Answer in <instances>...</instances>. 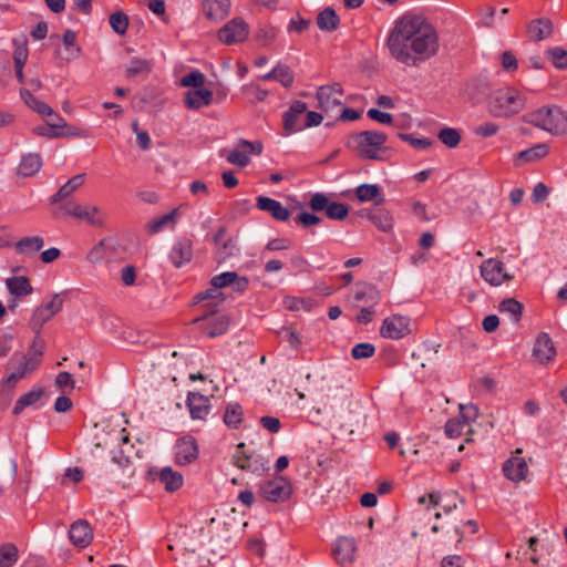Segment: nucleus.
<instances>
[{
    "label": "nucleus",
    "instance_id": "nucleus-57",
    "mask_svg": "<svg viewBox=\"0 0 567 567\" xmlns=\"http://www.w3.org/2000/svg\"><path fill=\"white\" fill-rule=\"evenodd\" d=\"M235 278L236 272L227 271L213 277L210 284L212 286L218 287L220 289L224 287L233 286V281L235 280Z\"/></svg>",
    "mask_w": 567,
    "mask_h": 567
},
{
    "label": "nucleus",
    "instance_id": "nucleus-46",
    "mask_svg": "<svg viewBox=\"0 0 567 567\" xmlns=\"http://www.w3.org/2000/svg\"><path fill=\"white\" fill-rule=\"evenodd\" d=\"M41 396H42V390H37V391L33 390V391H30V392L21 395L13 408V413L14 414L21 413L24 408L37 403Z\"/></svg>",
    "mask_w": 567,
    "mask_h": 567
},
{
    "label": "nucleus",
    "instance_id": "nucleus-55",
    "mask_svg": "<svg viewBox=\"0 0 567 567\" xmlns=\"http://www.w3.org/2000/svg\"><path fill=\"white\" fill-rule=\"evenodd\" d=\"M553 64L558 69L567 66V52L560 48L549 49L547 51Z\"/></svg>",
    "mask_w": 567,
    "mask_h": 567
},
{
    "label": "nucleus",
    "instance_id": "nucleus-20",
    "mask_svg": "<svg viewBox=\"0 0 567 567\" xmlns=\"http://www.w3.org/2000/svg\"><path fill=\"white\" fill-rule=\"evenodd\" d=\"M213 101V92L208 89L200 87L187 90L184 93V104L187 109L197 111L204 106H208Z\"/></svg>",
    "mask_w": 567,
    "mask_h": 567
},
{
    "label": "nucleus",
    "instance_id": "nucleus-41",
    "mask_svg": "<svg viewBox=\"0 0 567 567\" xmlns=\"http://www.w3.org/2000/svg\"><path fill=\"white\" fill-rule=\"evenodd\" d=\"M178 216V209L175 208L171 213L163 215L161 217L154 218L148 221L146 225V229L150 234H156L161 231L165 226L172 225L174 226L176 223V218Z\"/></svg>",
    "mask_w": 567,
    "mask_h": 567
},
{
    "label": "nucleus",
    "instance_id": "nucleus-51",
    "mask_svg": "<svg viewBox=\"0 0 567 567\" xmlns=\"http://www.w3.org/2000/svg\"><path fill=\"white\" fill-rule=\"evenodd\" d=\"M243 411L239 404H229L226 408L224 422L228 426L237 427L241 423Z\"/></svg>",
    "mask_w": 567,
    "mask_h": 567
},
{
    "label": "nucleus",
    "instance_id": "nucleus-28",
    "mask_svg": "<svg viewBox=\"0 0 567 567\" xmlns=\"http://www.w3.org/2000/svg\"><path fill=\"white\" fill-rule=\"evenodd\" d=\"M307 111V104L302 101H295L289 110L284 114V128L287 134H291L299 128L297 127V121L299 115Z\"/></svg>",
    "mask_w": 567,
    "mask_h": 567
},
{
    "label": "nucleus",
    "instance_id": "nucleus-15",
    "mask_svg": "<svg viewBox=\"0 0 567 567\" xmlns=\"http://www.w3.org/2000/svg\"><path fill=\"white\" fill-rule=\"evenodd\" d=\"M198 457V445L193 436L179 439L174 446V460L178 465H187Z\"/></svg>",
    "mask_w": 567,
    "mask_h": 567
},
{
    "label": "nucleus",
    "instance_id": "nucleus-59",
    "mask_svg": "<svg viewBox=\"0 0 567 567\" xmlns=\"http://www.w3.org/2000/svg\"><path fill=\"white\" fill-rule=\"evenodd\" d=\"M278 336L289 343L291 348H298L300 344V339L298 333L288 327H282L278 332Z\"/></svg>",
    "mask_w": 567,
    "mask_h": 567
},
{
    "label": "nucleus",
    "instance_id": "nucleus-44",
    "mask_svg": "<svg viewBox=\"0 0 567 567\" xmlns=\"http://www.w3.org/2000/svg\"><path fill=\"white\" fill-rule=\"evenodd\" d=\"M110 25L118 35H124L128 28V16L123 11H116L110 16Z\"/></svg>",
    "mask_w": 567,
    "mask_h": 567
},
{
    "label": "nucleus",
    "instance_id": "nucleus-39",
    "mask_svg": "<svg viewBox=\"0 0 567 567\" xmlns=\"http://www.w3.org/2000/svg\"><path fill=\"white\" fill-rule=\"evenodd\" d=\"M317 25L322 31L331 32L338 28L339 17L332 8L328 7L318 14Z\"/></svg>",
    "mask_w": 567,
    "mask_h": 567
},
{
    "label": "nucleus",
    "instance_id": "nucleus-42",
    "mask_svg": "<svg viewBox=\"0 0 567 567\" xmlns=\"http://www.w3.org/2000/svg\"><path fill=\"white\" fill-rule=\"evenodd\" d=\"M19 558V549L12 543L0 544V567H12Z\"/></svg>",
    "mask_w": 567,
    "mask_h": 567
},
{
    "label": "nucleus",
    "instance_id": "nucleus-32",
    "mask_svg": "<svg viewBox=\"0 0 567 567\" xmlns=\"http://www.w3.org/2000/svg\"><path fill=\"white\" fill-rule=\"evenodd\" d=\"M85 182V174H78L70 178L51 198L52 203L61 202L76 192Z\"/></svg>",
    "mask_w": 567,
    "mask_h": 567
},
{
    "label": "nucleus",
    "instance_id": "nucleus-61",
    "mask_svg": "<svg viewBox=\"0 0 567 567\" xmlns=\"http://www.w3.org/2000/svg\"><path fill=\"white\" fill-rule=\"evenodd\" d=\"M310 207L315 212H319L322 209L327 210V207L330 205L329 198L322 193H316L309 203Z\"/></svg>",
    "mask_w": 567,
    "mask_h": 567
},
{
    "label": "nucleus",
    "instance_id": "nucleus-5",
    "mask_svg": "<svg viewBox=\"0 0 567 567\" xmlns=\"http://www.w3.org/2000/svg\"><path fill=\"white\" fill-rule=\"evenodd\" d=\"M65 215L72 216L81 221H84L93 227H102L105 217L101 208L96 205L89 203L80 204L75 202L65 203L61 206Z\"/></svg>",
    "mask_w": 567,
    "mask_h": 567
},
{
    "label": "nucleus",
    "instance_id": "nucleus-64",
    "mask_svg": "<svg viewBox=\"0 0 567 567\" xmlns=\"http://www.w3.org/2000/svg\"><path fill=\"white\" fill-rule=\"evenodd\" d=\"M104 245L105 240H101L99 244H96L87 254V260L92 264L99 262L104 257Z\"/></svg>",
    "mask_w": 567,
    "mask_h": 567
},
{
    "label": "nucleus",
    "instance_id": "nucleus-49",
    "mask_svg": "<svg viewBox=\"0 0 567 567\" xmlns=\"http://www.w3.org/2000/svg\"><path fill=\"white\" fill-rule=\"evenodd\" d=\"M151 63L145 59H132L126 68V76L133 78L138 74L150 73Z\"/></svg>",
    "mask_w": 567,
    "mask_h": 567
},
{
    "label": "nucleus",
    "instance_id": "nucleus-45",
    "mask_svg": "<svg viewBox=\"0 0 567 567\" xmlns=\"http://www.w3.org/2000/svg\"><path fill=\"white\" fill-rule=\"evenodd\" d=\"M63 43L68 45L66 49V60H75L81 55V48L75 44L76 33L70 29H68L62 37Z\"/></svg>",
    "mask_w": 567,
    "mask_h": 567
},
{
    "label": "nucleus",
    "instance_id": "nucleus-34",
    "mask_svg": "<svg viewBox=\"0 0 567 567\" xmlns=\"http://www.w3.org/2000/svg\"><path fill=\"white\" fill-rule=\"evenodd\" d=\"M548 146L546 144H537L530 148L519 152L515 157V164L529 163L538 161L548 154Z\"/></svg>",
    "mask_w": 567,
    "mask_h": 567
},
{
    "label": "nucleus",
    "instance_id": "nucleus-54",
    "mask_svg": "<svg viewBox=\"0 0 567 567\" xmlns=\"http://www.w3.org/2000/svg\"><path fill=\"white\" fill-rule=\"evenodd\" d=\"M45 343L42 339L39 338V334L34 338L29 354H27V358H29L32 361H35L38 365L41 363V358L44 352Z\"/></svg>",
    "mask_w": 567,
    "mask_h": 567
},
{
    "label": "nucleus",
    "instance_id": "nucleus-40",
    "mask_svg": "<svg viewBox=\"0 0 567 567\" xmlns=\"http://www.w3.org/2000/svg\"><path fill=\"white\" fill-rule=\"evenodd\" d=\"M43 245V238L40 236L23 237L16 244V249L19 254L31 255L41 250Z\"/></svg>",
    "mask_w": 567,
    "mask_h": 567
},
{
    "label": "nucleus",
    "instance_id": "nucleus-31",
    "mask_svg": "<svg viewBox=\"0 0 567 567\" xmlns=\"http://www.w3.org/2000/svg\"><path fill=\"white\" fill-rule=\"evenodd\" d=\"M553 32V24L549 20L538 19L528 24L527 34L533 41H542Z\"/></svg>",
    "mask_w": 567,
    "mask_h": 567
},
{
    "label": "nucleus",
    "instance_id": "nucleus-33",
    "mask_svg": "<svg viewBox=\"0 0 567 567\" xmlns=\"http://www.w3.org/2000/svg\"><path fill=\"white\" fill-rule=\"evenodd\" d=\"M42 166V158L39 154L30 153L22 157L18 174L23 177L33 176L37 174Z\"/></svg>",
    "mask_w": 567,
    "mask_h": 567
},
{
    "label": "nucleus",
    "instance_id": "nucleus-25",
    "mask_svg": "<svg viewBox=\"0 0 567 567\" xmlns=\"http://www.w3.org/2000/svg\"><path fill=\"white\" fill-rule=\"evenodd\" d=\"M227 228L221 226L213 237L216 252L221 260L233 256L237 250L236 241L233 238H226Z\"/></svg>",
    "mask_w": 567,
    "mask_h": 567
},
{
    "label": "nucleus",
    "instance_id": "nucleus-16",
    "mask_svg": "<svg viewBox=\"0 0 567 567\" xmlns=\"http://www.w3.org/2000/svg\"><path fill=\"white\" fill-rule=\"evenodd\" d=\"M556 347L554 341L546 332H540L534 343L533 358L539 364H548L556 357Z\"/></svg>",
    "mask_w": 567,
    "mask_h": 567
},
{
    "label": "nucleus",
    "instance_id": "nucleus-10",
    "mask_svg": "<svg viewBox=\"0 0 567 567\" xmlns=\"http://www.w3.org/2000/svg\"><path fill=\"white\" fill-rule=\"evenodd\" d=\"M480 272L482 278L494 287H498L513 279V276L506 271L504 264L494 258L484 260L480 266Z\"/></svg>",
    "mask_w": 567,
    "mask_h": 567
},
{
    "label": "nucleus",
    "instance_id": "nucleus-19",
    "mask_svg": "<svg viewBox=\"0 0 567 567\" xmlns=\"http://www.w3.org/2000/svg\"><path fill=\"white\" fill-rule=\"evenodd\" d=\"M196 301H204L207 299L216 300V302H207L203 305L204 315L193 320V323L199 322L200 320H206L208 316H213L217 306L224 301V293L219 291L218 287L212 286V288L207 289L204 292H200L195 297Z\"/></svg>",
    "mask_w": 567,
    "mask_h": 567
},
{
    "label": "nucleus",
    "instance_id": "nucleus-13",
    "mask_svg": "<svg viewBox=\"0 0 567 567\" xmlns=\"http://www.w3.org/2000/svg\"><path fill=\"white\" fill-rule=\"evenodd\" d=\"M249 34V27L241 18H235L227 22L219 31L218 39L227 44L231 45L238 42H243Z\"/></svg>",
    "mask_w": 567,
    "mask_h": 567
},
{
    "label": "nucleus",
    "instance_id": "nucleus-18",
    "mask_svg": "<svg viewBox=\"0 0 567 567\" xmlns=\"http://www.w3.org/2000/svg\"><path fill=\"white\" fill-rule=\"evenodd\" d=\"M193 258V241L187 237H182L173 245L169 259L176 268L190 262Z\"/></svg>",
    "mask_w": 567,
    "mask_h": 567
},
{
    "label": "nucleus",
    "instance_id": "nucleus-2",
    "mask_svg": "<svg viewBox=\"0 0 567 567\" xmlns=\"http://www.w3.org/2000/svg\"><path fill=\"white\" fill-rule=\"evenodd\" d=\"M526 96L515 87L506 86L493 91L488 97V111L494 117L508 118L526 106Z\"/></svg>",
    "mask_w": 567,
    "mask_h": 567
},
{
    "label": "nucleus",
    "instance_id": "nucleus-56",
    "mask_svg": "<svg viewBox=\"0 0 567 567\" xmlns=\"http://www.w3.org/2000/svg\"><path fill=\"white\" fill-rule=\"evenodd\" d=\"M375 348L371 343H358L352 348L351 354L354 359H367L374 354Z\"/></svg>",
    "mask_w": 567,
    "mask_h": 567
},
{
    "label": "nucleus",
    "instance_id": "nucleus-23",
    "mask_svg": "<svg viewBox=\"0 0 567 567\" xmlns=\"http://www.w3.org/2000/svg\"><path fill=\"white\" fill-rule=\"evenodd\" d=\"M257 208L268 212L272 218L279 221H286L290 217V212L281 205L280 202L266 196L257 197Z\"/></svg>",
    "mask_w": 567,
    "mask_h": 567
},
{
    "label": "nucleus",
    "instance_id": "nucleus-53",
    "mask_svg": "<svg viewBox=\"0 0 567 567\" xmlns=\"http://www.w3.org/2000/svg\"><path fill=\"white\" fill-rule=\"evenodd\" d=\"M276 80L279 81L285 87H290L293 83V73L288 65L278 64L276 66Z\"/></svg>",
    "mask_w": 567,
    "mask_h": 567
},
{
    "label": "nucleus",
    "instance_id": "nucleus-9",
    "mask_svg": "<svg viewBox=\"0 0 567 567\" xmlns=\"http://www.w3.org/2000/svg\"><path fill=\"white\" fill-rule=\"evenodd\" d=\"M343 90L339 83L322 85L317 91L318 106L326 113L337 111L342 106Z\"/></svg>",
    "mask_w": 567,
    "mask_h": 567
},
{
    "label": "nucleus",
    "instance_id": "nucleus-1",
    "mask_svg": "<svg viewBox=\"0 0 567 567\" xmlns=\"http://www.w3.org/2000/svg\"><path fill=\"white\" fill-rule=\"evenodd\" d=\"M386 48L398 63L416 68L437 55L440 35L423 16L404 14L390 30Z\"/></svg>",
    "mask_w": 567,
    "mask_h": 567
},
{
    "label": "nucleus",
    "instance_id": "nucleus-29",
    "mask_svg": "<svg viewBox=\"0 0 567 567\" xmlns=\"http://www.w3.org/2000/svg\"><path fill=\"white\" fill-rule=\"evenodd\" d=\"M204 11L212 20L224 19L230 10V0H205Z\"/></svg>",
    "mask_w": 567,
    "mask_h": 567
},
{
    "label": "nucleus",
    "instance_id": "nucleus-52",
    "mask_svg": "<svg viewBox=\"0 0 567 567\" xmlns=\"http://www.w3.org/2000/svg\"><path fill=\"white\" fill-rule=\"evenodd\" d=\"M327 216L331 219L343 220L349 214L348 207L342 203H330L327 207Z\"/></svg>",
    "mask_w": 567,
    "mask_h": 567
},
{
    "label": "nucleus",
    "instance_id": "nucleus-12",
    "mask_svg": "<svg viewBox=\"0 0 567 567\" xmlns=\"http://www.w3.org/2000/svg\"><path fill=\"white\" fill-rule=\"evenodd\" d=\"M38 367L35 361L27 358V354H14L9 361V368L12 371L3 381V384L13 388L19 380L37 370Z\"/></svg>",
    "mask_w": 567,
    "mask_h": 567
},
{
    "label": "nucleus",
    "instance_id": "nucleus-58",
    "mask_svg": "<svg viewBox=\"0 0 567 567\" xmlns=\"http://www.w3.org/2000/svg\"><path fill=\"white\" fill-rule=\"evenodd\" d=\"M399 137L402 141L410 143L413 147H415L417 150L427 148L433 144V142L429 138H416L412 134H406V133H400Z\"/></svg>",
    "mask_w": 567,
    "mask_h": 567
},
{
    "label": "nucleus",
    "instance_id": "nucleus-36",
    "mask_svg": "<svg viewBox=\"0 0 567 567\" xmlns=\"http://www.w3.org/2000/svg\"><path fill=\"white\" fill-rule=\"evenodd\" d=\"M6 285L10 293L17 297L28 296L33 291L29 279L24 276L8 278Z\"/></svg>",
    "mask_w": 567,
    "mask_h": 567
},
{
    "label": "nucleus",
    "instance_id": "nucleus-24",
    "mask_svg": "<svg viewBox=\"0 0 567 567\" xmlns=\"http://www.w3.org/2000/svg\"><path fill=\"white\" fill-rule=\"evenodd\" d=\"M528 465L523 457L513 456L503 465V473L509 481L520 482L526 478Z\"/></svg>",
    "mask_w": 567,
    "mask_h": 567
},
{
    "label": "nucleus",
    "instance_id": "nucleus-50",
    "mask_svg": "<svg viewBox=\"0 0 567 567\" xmlns=\"http://www.w3.org/2000/svg\"><path fill=\"white\" fill-rule=\"evenodd\" d=\"M466 92L473 103H480L488 92V85L482 81H474L467 86Z\"/></svg>",
    "mask_w": 567,
    "mask_h": 567
},
{
    "label": "nucleus",
    "instance_id": "nucleus-37",
    "mask_svg": "<svg viewBox=\"0 0 567 567\" xmlns=\"http://www.w3.org/2000/svg\"><path fill=\"white\" fill-rule=\"evenodd\" d=\"M498 311L507 315L513 323H518L523 315V305L514 298H506L498 305Z\"/></svg>",
    "mask_w": 567,
    "mask_h": 567
},
{
    "label": "nucleus",
    "instance_id": "nucleus-62",
    "mask_svg": "<svg viewBox=\"0 0 567 567\" xmlns=\"http://www.w3.org/2000/svg\"><path fill=\"white\" fill-rule=\"evenodd\" d=\"M499 127L497 124L492 122H486L480 126H477L474 133L478 136L488 137L497 134Z\"/></svg>",
    "mask_w": 567,
    "mask_h": 567
},
{
    "label": "nucleus",
    "instance_id": "nucleus-47",
    "mask_svg": "<svg viewBox=\"0 0 567 567\" xmlns=\"http://www.w3.org/2000/svg\"><path fill=\"white\" fill-rule=\"evenodd\" d=\"M439 140L447 147L454 148L461 142V134L456 128L444 127L437 134Z\"/></svg>",
    "mask_w": 567,
    "mask_h": 567
},
{
    "label": "nucleus",
    "instance_id": "nucleus-63",
    "mask_svg": "<svg viewBox=\"0 0 567 567\" xmlns=\"http://www.w3.org/2000/svg\"><path fill=\"white\" fill-rule=\"evenodd\" d=\"M367 114L370 118L382 124H391L393 120L390 113H385L377 109H370Z\"/></svg>",
    "mask_w": 567,
    "mask_h": 567
},
{
    "label": "nucleus",
    "instance_id": "nucleus-6",
    "mask_svg": "<svg viewBox=\"0 0 567 567\" xmlns=\"http://www.w3.org/2000/svg\"><path fill=\"white\" fill-rule=\"evenodd\" d=\"M477 416L478 409L474 404H460V415L446 422L445 434L450 439H456L463 434L465 429L467 434H472L471 422L475 421Z\"/></svg>",
    "mask_w": 567,
    "mask_h": 567
},
{
    "label": "nucleus",
    "instance_id": "nucleus-48",
    "mask_svg": "<svg viewBox=\"0 0 567 567\" xmlns=\"http://www.w3.org/2000/svg\"><path fill=\"white\" fill-rule=\"evenodd\" d=\"M205 75L200 71H192L181 79V85L189 90L204 87Z\"/></svg>",
    "mask_w": 567,
    "mask_h": 567
},
{
    "label": "nucleus",
    "instance_id": "nucleus-43",
    "mask_svg": "<svg viewBox=\"0 0 567 567\" xmlns=\"http://www.w3.org/2000/svg\"><path fill=\"white\" fill-rule=\"evenodd\" d=\"M367 217L382 231H389L393 226L392 216L385 209L369 213Z\"/></svg>",
    "mask_w": 567,
    "mask_h": 567
},
{
    "label": "nucleus",
    "instance_id": "nucleus-8",
    "mask_svg": "<svg viewBox=\"0 0 567 567\" xmlns=\"http://www.w3.org/2000/svg\"><path fill=\"white\" fill-rule=\"evenodd\" d=\"M291 483L284 476H277L260 487V495L271 503L286 502L291 496Z\"/></svg>",
    "mask_w": 567,
    "mask_h": 567
},
{
    "label": "nucleus",
    "instance_id": "nucleus-30",
    "mask_svg": "<svg viewBox=\"0 0 567 567\" xmlns=\"http://www.w3.org/2000/svg\"><path fill=\"white\" fill-rule=\"evenodd\" d=\"M208 316L207 318H209ZM206 323L202 327V330L209 338H216L224 334L229 327V318L227 316H219L212 319H206Z\"/></svg>",
    "mask_w": 567,
    "mask_h": 567
},
{
    "label": "nucleus",
    "instance_id": "nucleus-27",
    "mask_svg": "<svg viewBox=\"0 0 567 567\" xmlns=\"http://www.w3.org/2000/svg\"><path fill=\"white\" fill-rule=\"evenodd\" d=\"M357 547L351 537H340L333 549V555L340 564L351 563L354 558Z\"/></svg>",
    "mask_w": 567,
    "mask_h": 567
},
{
    "label": "nucleus",
    "instance_id": "nucleus-26",
    "mask_svg": "<svg viewBox=\"0 0 567 567\" xmlns=\"http://www.w3.org/2000/svg\"><path fill=\"white\" fill-rule=\"evenodd\" d=\"M244 447V443L237 445V451L233 456L234 465L240 470L250 471L252 473L262 472L265 470L264 464L257 458H252L251 455L246 454Z\"/></svg>",
    "mask_w": 567,
    "mask_h": 567
},
{
    "label": "nucleus",
    "instance_id": "nucleus-4",
    "mask_svg": "<svg viewBox=\"0 0 567 567\" xmlns=\"http://www.w3.org/2000/svg\"><path fill=\"white\" fill-rule=\"evenodd\" d=\"M524 121L554 135L567 133V112L558 107H542L524 116Z\"/></svg>",
    "mask_w": 567,
    "mask_h": 567
},
{
    "label": "nucleus",
    "instance_id": "nucleus-35",
    "mask_svg": "<svg viewBox=\"0 0 567 567\" xmlns=\"http://www.w3.org/2000/svg\"><path fill=\"white\" fill-rule=\"evenodd\" d=\"M158 478L167 492H175L183 485V475L173 471L172 467H164L159 472Z\"/></svg>",
    "mask_w": 567,
    "mask_h": 567
},
{
    "label": "nucleus",
    "instance_id": "nucleus-38",
    "mask_svg": "<svg viewBox=\"0 0 567 567\" xmlns=\"http://www.w3.org/2000/svg\"><path fill=\"white\" fill-rule=\"evenodd\" d=\"M355 195L360 202L375 200V205L384 202L380 187L375 184H362L357 187Z\"/></svg>",
    "mask_w": 567,
    "mask_h": 567
},
{
    "label": "nucleus",
    "instance_id": "nucleus-60",
    "mask_svg": "<svg viewBox=\"0 0 567 567\" xmlns=\"http://www.w3.org/2000/svg\"><path fill=\"white\" fill-rule=\"evenodd\" d=\"M276 38V30L274 28H261L256 33V40L262 47L269 45Z\"/></svg>",
    "mask_w": 567,
    "mask_h": 567
},
{
    "label": "nucleus",
    "instance_id": "nucleus-7",
    "mask_svg": "<svg viewBox=\"0 0 567 567\" xmlns=\"http://www.w3.org/2000/svg\"><path fill=\"white\" fill-rule=\"evenodd\" d=\"M63 302V297L60 293H54L50 301L39 306L31 317V329L39 334L43 324L61 311Z\"/></svg>",
    "mask_w": 567,
    "mask_h": 567
},
{
    "label": "nucleus",
    "instance_id": "nucleus-11",
    "mask_svg": "<svg viewBox=\"0 0 567 567\" xmlns=\"http://www.w3.org/2000/svg\"><path fill=\"white\" fill-rule=\"evenodd\" d=\"M410 333V318L402 315L386 317L380 328L381 337L391 340H400Z\"/></svg>",
    "mask_w": 567,
    "mask_h": 567
},
{
    "label": "nucleus",
    "instance_id": "nucleus-22",
    "mask_svg": "<svg viewBox=\"0 0 567 567\" xmlns=\"http://www.w3.org/2000/svg\"><path fill=\"white\" fill-rule=\"evenodd\" d=\"M187 406L192 419L206 420L210 411L209 400L205 395L190 392L187 398Z\"/></svg>",
    "mask_w": 567,
    "mask_h": 567
},
{
    "label": "nucleus",
    "instance_id": "nucleus-21",
    "mask_svg": "<svg viewBox=\"0 0 567 567\" xmlns=\"http://www.w3.org/2000/svg\"><path fill=\"white\" fill-rule=\"evenodd\" d=\"M381 295L375 286L368 282H358L353 290V300L362 302L367 307H374L380 301Z\"/></svg>",
    "mask_w": 567,
    "mask_h": 567
},
{
    "label": "nucleus",
    "instance_id": "nucleus-14",
    "mask_svg": "<svg viewBox=\"0 0 567 567\" xmlns=\"http://www.w3.org/2000/svg\"><path fill=\"white\" fill-rule=\"evenodd\" d=\"M262 152V143L259 141L250 142L247 140H239L237 147L233 150L228 156L227 161L239 167H245L249 164L250 154L259 155Z\"/></svg>",
    "mask_w": 567,
    "mask_h": 567
},
{
    "label": "nucleus",
    "instance_id": "nucleus-17",
    "mask_svg": "<svg viewBox=\"0 0 567 567\" xmlns=\"http://www.w3.org/2000/svg\"><path fill=\"white\" fill-rule=\"evenodd\" d=\"M69 537L74 546L85 548L93 540L92 527L85 519L75 520L70 526Z\"/></svg>",
    "mask_w": 567,
    "mask_h": 567
},
{
    "label": "nucleus",
    "instance_id": "nucleus-3",
    "mask_svg": "<svg viewBox=\"0 0 567 567\" xmlns=\"http://www.w3.org/2000/svg\"><path fill=\"white\" fill-rule=\"evenodd\" d=\"M354 148L359 157L370 161H385L388 158V147L385 142L388 136L380 131H363L352 135Z\"/></svg>",
    "mask_w": 567,
    "mask_h": 567
}]
</instances>
